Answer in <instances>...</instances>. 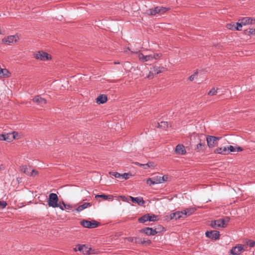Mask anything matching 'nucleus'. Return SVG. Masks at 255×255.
Masks as SVG:
<instances>
[{
	"mask_svg": "<svg viewBox=\"0 0 255 255\" xmlns=\"http://www.w3.org/2000/svg\"><path fill=\"white\" fill-rule=\"evenodd\" d=\"M59 198L56 193H50L48 196L47 200L48 205L52 208H59L61 210H64V207L60 203H58Z\"/></svg>",
	"mask_w": 255,
	"mask_h": 255,
	"instance_id": "obj_1",
	"label": "nucleus"
},
{
	"mask_svg": "<svg viewBox=\"0 0 255 255\" xmlns=\"http://www.w3.org/2000/svg\"><path fill=\"white\" fill-rule=\"evenodd\" d=\"M158 220L157 216L153 214H146L138 219L139 223L143 224L146 222H155Z\"/></svg>",
	"mask_w": 255,
	"mask_h": 255,
	"instance_id": "obj_2",
	"label": "nucleus"
},
{
	"mask_svg": "<svg viewBox=\"0 0 255 255\" xmlns=\"http://www.w3.org/2000/svg\"><path fill=\"white\" fill-rule=\"evenodd\" d=\"M80 224L84 228L94 229L98 227L100 225V223L94 220L89 221L83 219L80 222Z\"/></svg>",
	"mask_w": 255,
	"mask_h": 255,
	"instance_id": "obj_3",
	"label": "nucleus"
},
{
	"mask_svg": "<svg viewBox=\"0 0 255 255\" xmlns=\"http://www.w3.org/2000/svg\"><path fill=\"white\" fill-rule=\"evenodd\" d=\"M222 137L213 135L206 136L207 144L209 148H213L217 144V140H220Z\"/></svg>",
	"mask_w": 255,
	"mask_h": 255,
	"instance_id": "obj_4",
	"label": "nucleus"
},
{
	"mask_svg": "<svg viewBox=\"0 0 255 255\" xmlns=\"http://www.w3.org/2000/svg\"><path fill=\"white\" fill-rule=\"evenodd\" d=\"M205 236L213 240H217L220 239V232L216 230L207 231L205 232Z\"/></svg>",
	"mask_w": 255,
	"mask_h": 255,
	"instance_id": "obj_5",
	"label": "nucleus"
},
{
	"mask_svg": "<svg viewBox=\"0 0 255 255\" xmlns=\"http://www.w3.org/2000/svg\"><path fill=\"white\" fill-rule=\"evenodd\" d=\"M34 57L36 59L47 61L51 58V56L45 52L43 51H39L37 53L34 54Z\"/></svg>",
	"mask_w": 255,
	"mask_h": 255,
	"instance_id": "obj_6",
	"label": "nucleus"
},
{
	"mask_svg": "<svg viewBox=\"0 0 255 255\" xmlns=\"http://www.w3.org/2000/svg\"><path fill=\"white\" fill-rule=\"evenodd\" d=\"M15 133L16 134H17L14 131L12 133L1 134H0V140L6 141L7 142H10L12 141L13 139L15 138Z\"/></svg>",
	"mask_w": 255,
	"mask_h": 255,
	"instance_id": "obj_7",
	"label": "nucleus"
},
{
	"mask_svg": "<svg viewBox=\"0 0 255 255\" xmlns=\"http://www.w3.org/2000/svg\"><path fill=\"white\" fill-rule=\"evenodd\" d=\"M140 232L144 233L147 236H154L157 234L159 231L156 230V229H153L152 228L146 227L140 230Z\"/></svg>",
	"mask_w": 255,
	"mask_h": 255,
	"instance_id": "obj_8",
	"label": "nucleus"
},
{
	"mask_svg": "<svg viewBox=\"0 0 255 255\" xmlns=\"http://www.w3.org/2000/svg\"><path fill=\"white\" fill-rule=\"evenodd\" d=\"M17 38L18 36L16 35H10L3 38L2 39V41L4 43L10 45L13 42H16L17 40Z\"/></svg>",
	"mask_w": 255,
	"mask_h": 255,
	"instance_id": "obj_9",
	"label": "nucleus"
},
{
	"mask_svg": "<svg viewBox=\"0 0 255 255\" xmlns=\"http://www.w3.org/2000/svg\"><path fill=\"white\" fill-rule=\"evenodd\" d=\"M243 250V247L242 245H238L234 247L230 250V253L233 255H240L242 251Z\"/></svg>",
	"mask_w": 255,
	"mask_h": 255,
	"instance_id": "obj_10",
	"label": "nucleus"
},
{
	"mask_svg": "<svg viewBox=\"0 0 255 255\" xmlns=\"http://www.w3.org/2000/svg\"><path fill=\"white\" fill-rule=\"evenodd\" d=\"M129 198L133 203H136L139 206H143L145 203V201L142 197H134L130 196Z\"/></svg>",
	"mask_w": 255,
	"mask_h": 255,
	"instance_id": "obj_11",
	"label": "nucleus"
},
{
	"mask_svg": "<svg viewBox=\"0 0 255 255\" xmlns=\"http://www.w3.org/2000/svg\"><path fill=\"white\" fill-rule=\"evenodd\" d=\"M239 21H241V23L244 25L247 24H253L255 22V19L250 17H245L239 19Z\"/></svg>",
	"mask_w": 255,
	"mask_h": 255,
	"instance_id": "obj_12",
	"label": "nucleus"
},
{
	"mask_svg": "<svg viewBox=\"0 0 255 255\" xmlns=\"http://www.w3.org/2000/svg\"><path fill=\"white\" fill-rule=\"evenodd\" d=\"M159 176H156L152 178H149L146 181L147 184L149 185H152L157 184L161 183V180H160Z\"/></svg>",
	"mask_w": 255,
	"mask_h": 255,
	"instance_id": "obj_13",
	"label": "nucleus"
},
{
	"mask_svg": "<svg viewBox=\"0 0 255 255\" xmlns=\"http://www.w3.org/2000/svg\"><path fill=\"white\" fill-rule=\"evenodd\" d=\"M175 152L177 154L185 155L186 153V151L183 144H178L175 147Z\"/></svg>",
	"mask_w": 255,
	"mask_h": 255,
	"instance_id": "obj_14",
	"label": "nucleus"
},
{
	"mask_svg": "<svg viewBox=\"0 0 255 255\" xmlns=\"http://www.w3.org/2000/svg\"><path fill=\"white\" fill-rule=\"evenodd\" d=\"M138 56L139 59L142 62L152 61L153 60L152 54L144 55L142 53H138Z\"/></svg>",
	"mask_w": 255,
	"mask_h": 255,
	"instance_id": "obj_15",
	"label": "nucleus"
},
{
	"mask_svg": "<svg viewBox=\"0 0 255 255\" xmlns=\"http://www.w3.org/2000/svg\"><path fill=\"white\" fill-rule=\"evenodd\" d=\"M206 149V144L205 142H200L197 144L195 147V150L197 152H204Z\"/></svg>",
	"mask_w": 255,
	"mask_h": 255,
	"instance_id": "obj_16",
	"label": "nucleus"
},
{
	"mask_svg": "<svg viewBox=\"0 0 255 255\" xmlns=\"http://www.w3.org/2000/svg\"><path fill=\"white\" fill-rule=\"evenodd\" d=\"M223 221H220L219 219L212 221L210 223V226L213 229H218L219 228H223Z\"/></svg>",
	"mask_w": 255,
	"mask_h": 255,
	"instance_id": "obj_17",
	"label": "nucleus"
},
{
	"mask_svg": "<svg viewBox=\"0 0 255 255\" xmlns=\"http://www.w3.org/2000/svg\"><path fill=\"white\" fill-rule=\"evenodd\" d=\"M182 217H183V214L182 211H176L175 212L171 213L170 215V219L177 220Z\"/></svg>",
	"mask_w": 255,
	"mask_h": 255,
	"instance_id": "obj_18",
	"label": "nucleus"
},
{
	"mask_svg": "<svg viewBox=\"0 0 255 255\" xmlns=\"http://www.w3.org/2000/svg\"><path fill=\"white\" fill-rule=\"evenodd\" d=\"M107 100L108 98L106 95L101 94L96 98V103L98 104H103L107 101Z\"/></svg>",
	"mask_w": 255,
	"mask_h": 255,
	"instance_id": "obj_19",
	"label": "nucleus"
},
{
	"mask_svg": "<svg viewBox=\"0 0 255 255\" xmlns=\"http://www.w3.org/2000/svg\"><path fill=\"white\" fill-rule=\"evenodd\" d=\"M215 153L221 154L223 155L228 154V150L227 146L218 147L214 150Z\"/></svg>",
	"mask_w": 255,
	"mask_h": 255,
	"instance_id": "obj_20",
	"label": "nucleus"
},
{
	"mask_svg": "<svg viewBox=\"0 0 255 255\" xmlns=\"http://www.w3.org/2000/svg\"><path fill=\"white\" fill-rule=\"evenodd\" d=\"M33 101L34 102L37 103L39 104H45L46 103V100L42 97H41L40 96H35L33 98Z\"/></svg>",
	"mask_w": 255,
	"mask_h": 255,
	"instance_id": "obj_21",
	"label": "nucleus"
},
{
	"mask_svg": "<svg viewBox=\"0 0 255 255\" xmlns=\"http://www.w3.org/2000/svg\"><path fill=\"white\" fill-rule=\"evenodd\" d=\"M159 6H156L153 8H150L146 11V13L149 15H155L157 13H159Z\"/></svg>",
	"mask_w": 255,
	"mask_h": 255,
	"instance_id": "obj_22",
	"label": "nucleus"
},
{
	"mask_svg": "<svg viewBox=\"0 0 255 255\" xmlns=\"http://www.w3.org/2000/svg\"><path fill=\"white\" fill-rule=\"evenodd\" d=\"M82 253L85 255H90L94 253L92 248H89L88 246H87L86 245H83V248Z\"/></svg>",
	"mask_w": 255,
	"mask_h": 255,
	"instance_id": "obj_23",
	"label": "nucleus"
},
{
	"mask_svg": "<svg viewBox=\"0 0 255 255\" xmlns=\"http://www.w3.org/2000/svg\"><path fill=\"white\" fill-rule=\"evenodd\" d=\"M164 69L163 67H159L154 66L152 68H151V70L150 71L149 74H158L162 72L161 69Z\"/></svg>",
	"mask_w": 255,
	"mask_h": 255,
	"instance_id": "obj_24",
	"label": "nucleus"
},
{
	"mask_svg": "<svg viewBox=\"0 0 255 255\" xmlns=\"http://www.w3.org/2000/svg\"><path fill=\"white\" fill-rule=\"evenodd\" d=\"M195 209L193 208H186L182 210L183 216H189L193 214L195 211Z\"/></svg>",
	"mask_w": 255,
	"mask_h": 255,
	"instance_id": "obj_25",
	"label": "nucleus"
},
{
	"mask_svg": "<svg viewBox=\"0 0 255 255\" xmlns=\"http://www.w3.org/2000/svg\"><path fill=\"white\" fill-rule=\"evenodd\" d=\"M90 205L91 204L90 203H84L82 205L79 206L77 208L75 209V210L78 212H80Z\"/></svg>",
	"mask_w": 255,
	"mask_h": 255,
	"instance_id": "obj_26",
	"label": "nucleus"
},
{
	"mask_svg": "<svg viewBox=\"0 0 255 255\" xmlns=\"http://www.w3.org/2000/svg\"><path fill=\"white\" fill-rule=\"evenodd\" d=\"M168 123L167 122L161 121L157 123V128L166 129L168 127Z\"/></svg>",
	"mask_w": 255,
	"mask_h": 255,
	"instance_id": "obj_27",
	"label": "nucleus"
},
{
	"mask_svg": "<svg viewBox=\"0 0 255 255\" xmlns=\"http://www.w3.org/2000/svg\"><path fill=\"white\" fill-rule=\"evenodd\" d=\"M219 220H220V221H223V223H221V224H223V228H225L226 227L225 224L229 222L230 220V218L229 217L226 216L224 218L219 219Z\"/></svg>",
	"mask_w": 255,
	"mask_h": 255,
	"instance_id": "obj_28",
	"label": "nucleus"
},
{
	"mask_svg": "<svg viewBox=\"0 0 255 255\" xmlns=\"http://www.w3.org/2000/svg\"><path fill=\"white\" fill-rule=\"evenodd\" d=\"M21 171L25 174L29 176L30 168L28 166L23 165L21 168Z\"/></svg>",
	"mask_w": 255,
	"mask_h": 255,
	"instance_id": "obj_29",
	"label": "nucleus"
},
{
	"mask_svg": "<svg viewBox=\"0 0 255 255\" xmlns=\"http://www.w3.org/2000/svg\"><path fill=\"white\" fill-rule=\"evenodd\" d=\"M96 198H102L104 199V200H107L109 199L112 198V196L110 195H107L105 194H99L96 195Z\"/></svg>",
	"mask_w": 255,
	"mask_h": 255,
	"instance_id": "obj_30",
	"label": "nucleus"
},
{
	"mask_svg": "<svg viewBox=\"0 0 255 255\" xmlns=\"http://www.w3.org/2000/svg\"><path fill=\"white\" fill-rule=\"evenodd\" d=\"M170 9L168 7L159 6V13L163 14Z\"/></svg>",
	"mask_w": 255,
	"mask_h": 255,
	"instance_id": "obj_31",
	"label": "nucleus"
},
{
	"mask_svg": "<svg viewBox=\"0 0 255 255\" xmlns=\"http://www.w3.org/2000/svg\"><path fill=\"white\" fill-rule=\"evenodd\" d=\"M134 242L136 244H145V240L139 237H135Z\"/></svg>",
	"mask_w": 255,
	"mask_h": 255,
	"instance_id": "obj_32",
	"label": "nucleus"
},
{
	"mask_svg": "<svg viewBox=\"0 0 255 255\" xmlns=\"http://www.w3.org/2000/svg\"><path fill=\"white\" fill-rule=\"evenodd\" d=\"M236 26H235L234 27V29L235 30H238V31L241 30V28L243 27V25H244L241 23V21H239H239L238 22L236 23Z\"/></svg>",
	"mask_w": 255,
	"mask_h": 255,
	"instance_id": "obj_33",
	"label": "nucleus"
},
{
	"mask_svg": "<svg viewBox=\"0 0 255 255\" xmlns=\"http://www.w3.org/2000/svg\"><path fill=\"white\" fill-rule=\"evenodd\" d=\"M111 175L114 176L117 178L121 179V174L118 172H110Z\"/></svg>",
	"mask_w": 255,
	"mask_h": 255,
	"instance_id": "obj_34",
	"label": "nucleus"
},
{
	"mask_svg": "<svg viewBox=\"0 0 255 255\" xmlns=\"http://www.w3.org/2000/svg\"><path fill=\"white\" fill-rule=\"evenodd\" d=\"M227 150H228V154H229L230 152L236 151L235 147H234L232 145L228 146H227Z\"/></svg>",
	"mask_w": 255,
	"mask_h": 255,
	"instance_id": "obj_35",
	"label": "nucleus"
},
{
	"mask_svg": "<svg viewBox=\"0 0 255 255\" xmlns=\"http://www.w3.org/2000/svg\"><path fill=\"white\" fill-rule=\"evenodd\" d=\"M61 203L62 204V206L64 207V209H65L69 210L72 208L71 205L70 204H66L63 201H62Z\"/></svg>",
	"mask_w": 255,
	"mask_h": 255,
	"instance_id": "obj_36",
	"label": "nucleus"
},
{
	"mask_svg": "<svg viewBox=\"0 0 255 255\" xmlns=\"http://www.w3.org/2000/svg\"><path fill=\"white\" fill-rule=\"evenodd\" d=\"M83 245H78L74 249V250L77 252V251H80V252H82V250H83Z\"/></svg>",
	"mask_w": 255,
	"mask_h": 255,
	"instance_id": "obj_37",
	"label": "nucleus"
},
{
	"mask_svg": "<svg viewBox=\"0 0 255 255\" xmlns=\"http://www.w3.org/2000/svg\"><path fill=\"white\" fill-rule=\"evenodd\" d=\"M217 93V90L215 88H212L211 90L208 92V95L210 96H213L216 95Z\"/></svg>",
	"mask_w": 255,
	"mask_h": 255,
	"instance_id": "obj_38",
	"label": "nucleus"
},
{
	"mask_svg": "<svg viewBox=\"0 0 255 255\" xmlns=\"http://www.w3.org/2000/svg\"><path fill=\"white\" fill-rule=\"evenodd\" d=\"M152 59H157L159 57H160L161 56V53H154L153 54H152Z\"/></svg>",
	"mask_w": 255,
	"mask_h": 255,
	"instance_id": "obj_39",
	"label": "nucleus"
},
{
	"mask_svg": "<svg viewBox=\"0 0 255 255\" xmlns=\"http://www.w3.org/2000/svg\"><path fill=\"white\" fill-rule=\"evenodd\" d=\"M7 205V203L4 201H0V208L3 209Z\"/></svg>",
	"mask_w": 255,
	"mask_h": 255,
	"instance_id": "obj_40",
	"label": "nucleus"
},
{
	"mask_svg": "<svg viewBox=\"0 0 255 255\" xmlns=\"http://www.w3.org/2000/svg\"><path fill=\"white\" fill-rule=\"evenodd\" d=\"M247 243L250 247H254L255 245V242L251 240H249Z\"/></svg>",
	"mask_w": 255,
	"mask_h": 255,
	"instance_id": "obj_41",
	"label": "nucleus"
},
{
	"mask_svg": "<svg viewBox=\"0 0 255 255\" xmlns=\"http://www.w3.org/2000/svg\"><path fill=\"white\" fill-rule=\"evenodd\" d=\"M129 178V174L127 173H124L123 174H121V179H124L125 180L128 179Z\"/></svg>",
	"mask_w": 255,
	"mask_h": 255,
	"instance_id": "obj_42",
	"label": "nucleus"
},
{
	"mask_svg": "<svg viewBox=\"0 0 255 255\" xmlns=\"http://www.w3.org/2000/svg\"><path fill=\"white\" fill-rule=\"evenodd\" d=\"M119 197L123 201L129 203L128 198L126 197L125 196L121 195L119 196Z\"/></svg>",
	"mask_w": 255,
	"mask_h": 255,
	"instance_id": "obj_43",
	"label": "nucleus"
},
{
	"mask_svg": "<svg viewBox=\"0 0 255 255\" xmlns=\"http://www.w3.org/2000/svg\"><path fill=\"white\" fill-rule=\"evenodd\" d=\"M197 72H195L193 74L191 75L189 77V79L190 81H193L195 77L197 75Z\"/></svg>",
	"mask_w": 255,
	"mask_h": 255,
	"instance_id": "obj_44",
	"label": "nucleus"
},
{
	"mask_svg": "<svg viewBox=\"0 0 255 255\" xmlns=\"http://www.w3.org/2000/svg\"><path fill=\"white\" fill-rule=\"evenodd\" d=\"M38 174V171L35 169H32L31 172H30L29 176H33L35 175H37Z\"/></svg>",
	"mask_w": 255,
	"mask_h": 255,
	"instance_id": "obj_45",
	"label": "nucleus"
},
{
	"mask_svg": "<svg viewBox=\"0 0 255 255\" xmlns=\"http://www.w3.org/2000/svg\"><path fill=\"white\" fill-rule=\"evenodd\" d=\"M159 178H160V179H159L160 180H161V183L166 181L167 179V177L165 176H159Z\"/></svg>",
	"mask_w": 255,
	"mask_h": 255,
	"instance_id": "obj_46",
	"label": "nucleus"
},
{
	"mask_svg": "<svg viewBox=\"0 0 255 255\" xmlns=\"http://www.w3.org/2000/svg\"><path fill=\"white\" fill-rule=\"evenodd\" d=\"M249 35H255V28H251L249 31Z\"/></svg>",
	"mask_w": 255,
	"mask_h": 255,
	"instance_id": "obj_47",
	"label": "nucleus"
},
{
	"mask_svg": "<svg viewBox=\"0 0 255 255\" xmlns=\"http://www.w3.org/2000/svg\"><path fill=\"white\" fill-rule=\"evenodd\" d=\"M235 148H236V151H237V152H240L243 150V148L241 146H238L235 147Z\"/></svg>",
	"mask_w": 255,
	"mask_h": 255,
	"instance_id": "obj_48",
	"label": "nucleus"
},
{
	"mask_svg": "<svg viewBox=\"0 0 255 255\" xmlns=\"http://www.w3.org/2000/svg\"><path fill=\"white\" fill-rule=\"evenodd\" d=\"M146 164H147L148 165V169L151 167L154 166V163L152 162H148L147 163H145Z\"/></svg>",
	"mask_w": 255,
	"mask_h": 255,
	"instance_id": "obj_49",
	"label": "nucleus"
},
{
	"mask_svg": "<svg viewBox=\"0 0 255 255\" xmlns=\"http://www.w3.org/2000/svg\"><path fill=\"white\" fill-rule=\"evenodd\" d=\"M135 237H128L127 240L130 242H134Z\"/></svg>",
	"mask_w": 255,
	"mask_h": 255,
	"instance_id": "obj_50",
	"label": "nucleus"
},
{
	"mask_svg": "<svg viewBox=\"0 0 255 255\" xmlns=\"http://www.w3.org/2000/svg\"><path fill=\"white\" fill-rule=\"evenodd\" d=\"M142 168H143L144 169H148L147 164H143V165H142Z\"/></svg>",
	"mask_w": 255,
	"mask_h": 255,
	"instance_id": "obj_51",
	"label": "nucleus"
},
{
	"mask_svg": "<svg viewBox=\"0 0 255 255\" xmlns=\"http://www.w3.org/2000/svg\"><path fill=\"white\" fill-rule=\"evenodd\" d=\"M1 74H2V75L3 76H8V74H10V73L9 72V73H6V72L5 71H3V73H1Z\"/></svg>",
	"mask_w": 255,
	"mask_h": 255,
	"instance_id": "obj_52",
	"label": "nucleus"
},
{
	"mask_svg": "<svg viewBox=\"0 0 255 255\" xmlns=\"http://www.w3.org/2000/svg\"><path fill=\"white\" fill-rule=\"evenodd\" d=\"M151 241L149 240H145V244H150L151 243Z\"/></svg>",
	"mask_w": 255,
	"mask_h": 255,
	"instance_id": "obj_53",
	"label": "nucleus"
},
{
	"mask_svg": "<svg viewBox=\"0 0 255 255\" xmlns=\"http://www.w3.org/2000/svg\"><path fill=\"white\" fill-rule=\"evenodd\" d=\"M136 164L141 167H142V165H143V164L139 163H136Z\"/></svg>",
	"mask_w": 255,
	"mask_h": 255,
	"instance_id": "obj_54",
	"label": "nucleus"
},
{
	"mask_svg": "<svg viewBox=\"0 0 255 255\" xmlns=\"http://www.w3.org/2000/svg\"><path fill=\"white\" fill-rule=\"evenodd\" d=\"M114 63L115 64H119L120 63V62H114Z\"/></svg>",
	"mask_w": 255,
	"mask_h": 255,
	"instance_id": "obj_55",
	"label": "nucleus"
},
{
	"mask_svg": "<svg viewBox=\"0 0 255 255\" xmlns=\"http://www.w3.org/2000/svg\"><path fill=\"white\" fill-rule=\"evenodd\" d=\"M228 28L229 29H230V28H231L229 26H228Z\"/></svg>",
	"mask_w": 255,
	"mask_h": 255,
	"instance_id": "obj_56",
	"label": "nucleus"
}]
</instances>
